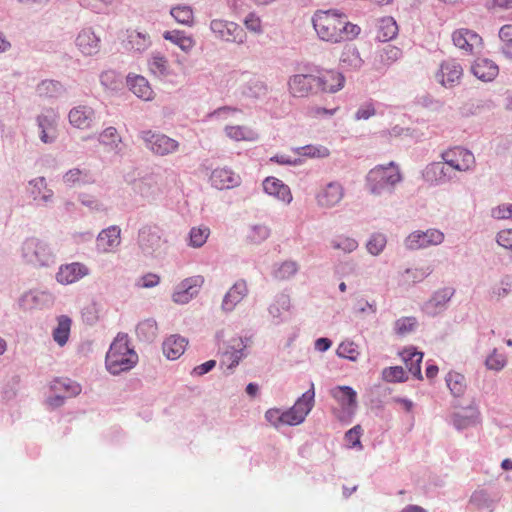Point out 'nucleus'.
I'll list each match as a JSON object with an SVG mask.
<instances>
[{
    "label": "nucleus",
    "mask_w": 512,
    "mask_h": 512,
    "mask_svg": "<svg viewBox=\"0 0 512 512\" xmlns=\"http://www.w3.org/2000/svg\"><path fill=\"white\" fill-rule=\"evenodd\" d=\"M336 353L339 357L356 361L359 356L357 345L352 341H343L339 344Z\"/></svg>",
    "instance_id": "45"
},
{
    "label": "nucleus",
    "mask_w": 512,
    "mask_h": 512,
    "mask_svg": "<svg viewBox=\"0 0 512 512\" xmlns=\"http://www.w3.org/2000/svg\"><path fill=\"white\" fill-rule=\"evenodd\" d=\"M441 158L446 161L454 174L455 172L471 171L476 166L474 154L460 146L447 149L441 154Z\"/></svg>",
    "instance_id": "8"
},
{
    "label": "nucleus",
    "mask_w": 512,
    "mask_h": 512,
    "mask_svg": "<svg viewBox=\"0 0 512 512\" xmlns=\"http://www.w3.org/2000/svg\"><path fill=\"white\" fill-rule=\"evenodd\" d=\"M398 34V26L392 17H384L379 20L377 27V38L386 42L392 40Z\"/></svg>",
    "instance_id": "39"
},
{
    "label": "nucleus",
    "mask_w": 512,
    "mask_h": 512,
    "mask_svg": "<svg viewBox=\"0 0 512 512\" xmlns=\"http://www.w3.org/2000/svg\"><path fill=\"white\" fill-rule=\"evenodd\" d=\"M316 89L322 93L334 94L342 90L346 79L335 69H322L315 75Z\"/></svg>",
    "instance_id": "9"
},
{
    "label": "nucleus",
    "mask_w": 512,
    "mask_h": 512,
    "mask_svg": "<svg viewBox=\"0 0 512 512\" xmlns=\"http://www.w3.org/2000/svg\"><path fill=\"white\" fill-rule=\"evenodd\" d=\"M446 383L454 396H459L465 391V377L460 373L449 372L446 376Z\"/></svg>",
    "instance_id": "43"
},
{
    "label": "nucleus",
    "mask_w": 512,
    "mask_h": 512,
    "mask_svg": "<svg viewBox=\"0 0 512 512\" xmlns=\"http://www.w3.org/2000/svg\"><path fill=\"white\" fill-rule=\"evenodd\" d=\"M402 56V51L393 45L385 46L379 54L380 62L383 65H391L397 60H399Z\"/></svg>",
    "instance_id": "46"
},
{
    "label": "nucleus",
    "mask_w": 512,
    "mask_h": 512,
    "mask_svg": "<svg viewBox=\"0 0 512 512\" xmlns=\"http://www.w3.org/2000/svg\"><path fill=\"white\" fill-rule=\"evenodd\" d=\"M357 246V241L348 237H340L333 241V247L335 249H340L348 253L354 251L357 248Z\"/></svg>",
    "instance_id": "61"
},
{
    "label": "nucleus",
    "mask_w": 512,
    "mask_h": 512,
    "mask_svg": "<svg viewBox=\"0 0 512 512\" xmlns=\"http://www.w3.org/2000/svg\"><path fill=\"white\" fill-rule=\"evenodd\" d=\"M22 256L27 263L39 267L48 266L53 261V253L49 246L35 237L24 241Z\"/></svg>",
    "instance_id": "4"
},
{
    "label": "nucleus",
    "mask_w": 512,
    "mask_h": 512,
    "mask_svg": "<svg viewBox=\"0 0 512 512\" xmlns=\"http://www.w3.org/2000/svg\"><path fill=\"white\" fill-rule=\"evenodd\" d=\"M506 364L505 357L501 354L493 352L486 359V366L491 370H501Z\"/></svg>",
    "instance_id": "62"
},
{
    "label": "nucleus",
    "mask_w": 512,
    "mask_h": 512,
    "mask_svg": "<svg viewBox=\"0 0 512 512\" xmlns=\"http://www.w3.org/2000/svg\"><path fill=\"white\" fill-rule=\"evenodd\" d=\"M339 406L351 415L357 407V393L350 386H337L330 392Z\"/></svg>",
    "instance_id": "22"
},
{
    "label": "nucleus",
    "mask_w": 512,
    "mask_h": 512,
    "mask_svg": "<svg viewBox=\"0 0 512 512\" xmlns=\"http://www.w3.org/2000/svg\"><path fill=\"white\" fill-rule=\"evenodd\" d=\"M234 344L223 352L221 359V366H226L228 369H232L237 366L240 359L243 357L242 342L240 339H234Z\"/></svg>",
    "instance_id": "37"
},
{
    "label": "nucleus",
    "mask_w": 512,
    "mask_h": 512,
    "mask_svg": "<svg viewBox=\"0 0 512 512\" xmlns=\"http://www.w3.org/2000/svg\"><path fill=\"white\" fill-rule=\"evenodd\" d=\"M127 84L129 89L140 99L149 101L153 99L154 92L149 82L140 75L128 76Z\"/></svg>",
    "instance_id": "32"
},
{
    "label": "nucleus",
    "mask_w": 512,
    "mask_h": 512,
    "mask_svg": "<svg viewBox=\"0 0 512 512\" xmlns=\"http://www.w3.org/2000/svg\"><path fill=\"white\" fill-rule=\"evenodd\" d=\"M76 45L85 55H93L99 49V39L90 29L82 30L77 38Z\"/></svg>",
    "instance_id": "33"
},
{
    "label": "nucleus",
    "mask_w": 512,
    "mask_h": 512,
    "mask_svg": "<svg viewBox=\"0 0 512 512\" xmlns=\"http://www.w3.org/2000/svg\"><path fill=\"white\" fill-rule=\"evenodd\" d=\"M163 37L179 46L180 49L185 52H189L195 46L194 39L179 30L166 31L164 32Z\"/></svg>",
    "instance_id": "41"
},
{
    "label": "nucleus",
    "mask_w": 512,
    "mask_h": 512,
    "mask_svg": "<svg viewBox=\"0 0 512 512\" xmlns=\"http://www.w3.org/2000/svg\"><path fill=\"white\" fill-rule=\"evenodd\" d=\"M88 268L79 262L61 265L56 274V280L63 285L75 283L88 275Z\"/></svg>",
    "instance_id": "19"
},
{
    "label": "nucleus",
    "mask_w": 512,
    "mask_h": 512,
    "mask_svg": "<svg viewBox=\"0 0 512 512\" xmlns=\"http://www.w3.org/2000/svg\"><path fill=\"white\" fill-rule=\"evenodd\" d=\"M210 230L207 227H194L190 231V245L193 247H201L207 241Z\"/></svg>",
    "instance_id": "51"
},
{
    "label": "nucleus",
    "mask_w": 512,
    "mask_h": 512,
    "mask_svg": "<svg viewBox=\"0 0 512 512\" xmlns=\"http://www.w3.org/2000/svg\"><path fill=\"white\" fill-rule=\"evenodd\" d=\"M470 503L477 508H490L492 500L485 490H477L470 497Z\"/></svg>",
    "instance_id": "54"
},
{
    "label": "nucleus",
    "mask_w": 512,
    "mask_h": 512,
    "mask_svg": "<svg viewBox=\"0 0 512 512\" xmlns=\"http://www.w3.org/2000/svg\"><path fill=\"white\" fill-rule=\"evenodd\" d=\"M187 344L188 341L184 337L175 334L164 340L162 350L166 358L176 360L185 352Z\"/></svg>",
    "instance_id": "27"
},
{
    "label": "nucleus",
    "mask_w": 512,
    "mask_h": 512,
    "mask_svg": "<svg viewBox=\"0 0 512 512\" xmlns=\"http://www.w3.org/2000/svg\"><path fill=\"white\" fill-rule=\"evenodd\" d=\"M120 244L121 229L116 225L103 229L96 239L97 250L101 253L115 252Z\"/></svg>",
    "instance_id": "15"
},
{
    "label": "nucleus",
    "mask_w": 512,
    "mask_h": 512,
    "mask_svg": "<svg viewBox=\"0 0 512 512\" xmlns=\"http://www.w3.org/2000/svg\"><path fill=\"white\" fill-rule=\"evenodd\" d=\"M96 114L92 107L88 105H78L73 107L68 114L69 123L80 130H86L92 127Z\"/></svg>",
    "instance_id": "17"
},
{
    "label": "nucleus",
    "mask_w": 512,
    "mask_h": 512,
    "mask_svg": "<svg viewBox=\"0 0 512 512\" xmlns=\"http://www.w3.org/2000/svg\"><path fill=\"white\" fill-rule=\"evenodd\" d=\"M141 138L148 149L157 155H167L178 149V142L164 134L152 131H143Z\"/></svg>",
    "instance_id": "10"
},
{
    "label": "nucleus",
    "mask_w": 512,
    "mask_h": 512,
    "mask_svg": "<svg viewBox=\"0 0 512 512\" xmlns=\"http://www.w3.org/2000/svg\"><path fill=\"white\" fill-rule=\"evenodd\" d=\"M367 187L374 195H380L392 189L402 180L398 166L394 162L388 165H378L371 169L367 175Z\"/></svg>",
    "instance_id": "3"
},
{
    "label": "nucleus",
    "mask_w": 512,
    "mask_h": 512,
    "mask_svg": "<svg viewBox=\"0 0 512 512\" xmlns=\"http://www.w3.org/2000/svg\"><path fill=\"white\" fill-rule=\"evenodd\" d=\"M170 14L180 24L192 26L194 23V13L190 6H175L171 9Z\"/></svg>",
    "instance_id": "42"
},
{
    "label": "nucleus",
    "mask_w": 512,
    "mask_h": 512,
    "mask_svg": "<svg viewBox=\"0 0 512 512\" xmlns=\"http://www.w3.org/2000/svg\"><path fill=\"white\" fill-rule=\"evenodd\" d=\"M298 271V265L294 261H285L274 271L275 278L279 280L289 279Z\"/></svg>",
    "instance_id": "49"
},
{
    "label": "nucleus",
    "mask_w": 512,
    "mask_h": 512,
    "mask_svg": "<svg viewBox=\"0 0 512 512\" xmlns=\"http://www.w3.org/2000/svg\"><path fill=\"white\" fill-rule=\"evenodd\" d=\"M362 429L359 425L351 428L345 434V439L349 445V447H357L360 445V437H361Z\"/></svg>",
    "instance_id": "64"
},
{
    "label": "nucleus",
    "mask_w": 512,
    "mask_h": 512,
    "mask_svg": "<svg viewBox=\"0 0 512 512\" xmlns=\"http://www.w3.org/2000/svg\"><path fill=\"white\" fill-rule=\"evenodd\" d=\"M202 276H194L184 279L176 288L172 295V299L177 304L188 303L198 292L203 284Z\"/></svg>",
    "instance_id": "14"
},
{
    "label": "nucleus",
    "mask_w": 512,
    "mask_h": 512,
    "mask_svg": "<svg viewBox=\"0 0 512 512\" xmlns=\"http://www.w3.org/2000/svg\"><path fill=\"white\" fill-rule=\"evenodd\" d=\"M210 29L216 38L243 45L247 41L245 30L236 22L224 19H213L210 22Z\"/></svg>",
    "instance_id": "6"
},
{
    "label": "nucleus",
    "mask_w": 512,
    "mask_h": 512,
    "mask_svg": "<svg viewBox=\"0 0 512 512\" xmlns=\"http://www.w3.org/2000/svg\"><path fill=\"white\" fill-rule=\"evenodd\" d=\"M52 388L63 395H57L54 398H50L49 404L51 406H60L63 403L64 398L74 397L81 392L80 385L70 379L55 380Z\"/></svg>",
    "instance_id": "24"
},
{
    "label": "nucleus",
    "mask_w": 512,
    "mask_h": 512,
    "mask_svg": "<svg viewBox=\"0 0 512 512\" xmlns=\"http://www.w3.org/2000/svg\"><path fill=\"white\" fill-rule=\"evenodd\" d=\"M136 332L139 337L152 340L156 337L157 323L150 319L144 320L138 324Z\"/></svg>",
    "instance_id": "47"
},
{
    "label": "nucleus",
    "mask_w": 512,
    "mask_h": 512,
    "mask_svg": "<svg viewBox=\"0 0 512 512\" xmlns=\"http://www.w3.org/2000/svg\"><path fill=\"white\" fill-rule=\"evenodd\" d=\"M387 239L384 234L375 233L367 242V250L372 255H379L385 248Z\"/></svg>",
    "instance_id": "48"
},
{
    "label": "nucleus",
    "mask_w": 512,
    "mask_h": 512,
    "mask_svg": "<svg viewBox=\"0 0 512 512\" xmlns=\"http://www.w3.org/2000/svg\"><path fill=\"white\" fill-rule=\"evenodd\" d=\"M210 181L213 187L223 190L234 188L241 183V178L231 169L226 167L216 168L212 171Z\"/></svg>",
    "instance_id": "21"
},
{
    "label": "nucleus",
    "mask_w": 512,
    "mask_h": 512,
    "mask_svg": "<svg viewBox=\"0 0 512 512\" xmlns=\"http://www.w3.org/2000/svg\"><path fill=\"white\" fill-rule=\"evenodd\" d=\"M376 114L375 105L373 102L363 103L355 113L356 120H368Z\"/></svg>",
    "instance_id": "59"
},
{
    "label": "nucleus",
    "mask_w": 512,
    "mask_h": 512,
    "mask_svg": "<svg viewBox=\"0 0 512 512\" xmlns=\"http://www.w3.org/2000/svg\"><path fill=\"white\" fill-rule=\"evenodd\" d=\"M491 213L495 219H512V203L499 205Z\"/></svg>",
    "instance_id": "63"
},
{
    "label": "nucleus",
    "mask_w": 512,
    "mask_h": 512,
    "mask_svg": "<svg viewBox=\"0 0 512 512\" xmlns=\"http://www.w3.org/2000/svg\"><path fill=\"white\" fill-rule=\"evenodd\" d=\"M63 182L69 187H74L82 184L93 183L94 180L92 179L89 171L73 168L64 174Z\"/></svg>",
    "instance_id": "38"
},
{
    "label": "nucleus",
    "mask_w": 512,
    "mask_h": 512,
    "mask_svg": "<svg viewBox=\"0 0 512 512\" xmlns=\"http://www.w3.org/2000/svg\"><path fill=\"white\" fill-rule=\"evenodd\" d=\"M316 88L315 75L296 74L290 77L288 81L289 93L293 97H307Z\"/></svg>",
    "instance_id": "16"
},
{
    "label": "nucleus",
    "mask_w": 512,
    "mask_h": 512,
    "mask_svg": "<svg viewBox=\"0 0 512 512\" xmlns=\"http://www.w3.org/2000/svg\"><path fill=\"white\" fill-rule=\"evenodd\" d=\"M433 271V267L429 263H424L413 268L406 269L401 274V282L404 285H414L424 281Z\"/></svg>",
    "instance_id": "30"
},
{
    "label": "nucleus",
    "mask_w": 512,
    "mask_h": 512,
    "mask_svg": "<svg viewBox=\"0 0 512 512\" xmlns=\"http://www.w3.org/2000/svg\"><path fill=\"white\" fill-rule=\"evenodd\" d=\"M340 61L345 68L351 70L360 69L364 63L355 45H347L344 47Z\"/></svg>",
    "instance_id": "36"
},
{
    "label": "nucleus",
    "mask_w": 512,
    "mask_h": 512,
    "mask_svg": "<svg viewBox=\"0 0 512 512\" xmlns=\"http://www.w3.org/2000/svg\"><path fill=\"white\" fill-rule=\"evenodd\" d=\"M138 362V355L130 346L127 334L119 333L106 354V368L114 375L131 370Z\"/></svg>",
    "instance_id": "2"
},
{
    "label": "nucleus",
    "mask_w": 512,
    "mask_h": 512,
    "mask_svg": "<svg viewBox=\"0 0 512 512\" xmlns=\"http://www.w3.org/2000/svg\"><path fill=\"white\" fill-rule=\"evenodd\" d=\"M454 45L468 54H474L483 46L482 38L474 31L460 28L452 33Z\"/></svg>",
    "instance_id": "12"
},
{
    "label": "nucleus",
    "mask_w": 512,
    "mask_h": 512,
    "mask_svg": "<svg viewBox=\"0 0 512 512\" xmlns=\"http://www.w3.org/2000/svg\"><path fill=\"white\" fill-rule=\"evenodd\" d=\"M314 30L322 41L337 44L355 39L361 28L337 10H319L312 17Z\"/></svg>",
    "instance_id": "1"
},
{
    "label": "nucleus",
    "mask_w": 512,
    "mask_h": 512,
    "mask_svg": "<svg viewBox=\"0 0 512 512\" xmlns=\"http://www.w3.org/2000/svg\"><path fill=\"white\" fill-rule=\"evenodd\" d=\"M71 319L66 315H61L57 319V326L53 330V339L59 346H64L70 335Z\"/></svg>",
    "instance_id": "40"
},
{
    "label": "nucleus",
    "mask_w": 512,
    "mask_h": 512,
    "mask_svg": "<svg viewBox=\"0 0 512 512\" xmlns=\"http://www.w3.org/2000/svg\"><path fill=\"white\" fill-rule=\"evenodd\" d=\"M297 154L309 158H326L330 155V151L323 145H306L299 147Z\"/></svg>",
    "instance_id": "44"
},
{
    "label": "nucleus",
    "mask_w": 512,
    "mask_h": 512,
    "mask_svg": "<svg viewBox=\"0 0 512 512\" xmlns=\"http://www.w3.org/2000/svg\"><path fill=\"white\" fill-rule=\"evenodd\" d=\"M382 375L389 382L403 381L405 379V371L400 366L385 368Z\"/></svg>",
    "instance_id": "57"
},
{
    "label": "nucleus",
    "mask_w": 512,
    "mask_h": 512,
    "mask_svg": "<svg viewBox=\"0 0 512 512\" xmlns=\"http://www.w3.org/2000/svg\"><path fill=\"white\" fill-rule=\"evenodd\" d=\"M444 241V233L437 229L412 232L405 240L407 248L417 250L430 245H439Z\"/></svg>",
    "instance_id": "11"
},
{
    "label": "nucleus",
    "mask_w": 512,
    "mask_h": 512,
    "mask_svg": "<svg viewBox=\"0 0 512 512\" xmlns=\"http://www.w3.org/2000/svg\"><path fill=\"white\" fill-rule=\"evenodd\" d=\"M128 44L136 51L144 50L149 45V37L138 31H131L128 35Z\"/></svg>",
    "instance_id": "50"
},
{
    "label": "nucleus",
    "mask_w": 512,
    "mask_h": 512,
    "mask_svg": "<svg viewBox=\"0 0 512 512\" xmlns=\"http://www.w3.org/2000/svg\"><path fill=\"white\" fill-rule=\"evenodd\" d=\"M454 295V289L445 287L437 290L426 303L425 307L429 313L435 314L445 308L446 304Z\"/></svg>",
    "instance_id": "34"
},
{
    "label": "nucleus",
    "mask_w": 512,
    "mask_h": 512,
    "mask_svg": "<svg viewBox=\"0 0 512 512\" xmlns=\"http://www.w3.org/2000/svg\"><path fill=\"white\" fill-rule=\"evenodd\" d=\"M263 188L267 194L274 196L284 203H289L292 200L290 188L277 178H266L263 182Z\"/></svg>",
    "instance_id": "28"
},
{
    "label": "nucleus",
    "mask_w": 512,
    "mask_h": 512,
    "mask_svg": "<svg viewBox=\"0 0 512 512\" xmlns=\"http://www.w3.org/2000/svg\"><path fill=\"white\" fill-rule=\"evenodd\" d=\"M57 120L58 115L54 110H49L38 117L40 139L44 143H51L57 138Z\"/></svg>",
    "instance_id": "23"
},
{
    "label": "nucleus",
    "mask_w": 512,
    "mask_h": 512,
    "mask_svg": "<svg viewBox=\"0 0 512 512\" xmlns=\"http://www.w3.org/2000/svg\"><path fill=\"white\" fill-rule=\"evenodd\" d=\"M402 358L408 371L418 379H421V362L423 353L416 351L414 348H407L402 353Z\"/></svg>",
    "instance_id": "35"
},
{
    "label": "nucleus",
    "mask_w": 512,
    "mask_h": 512,
    "mask_svg": "<svg viewBox=\"0 0 512 512\" xmlns=\"http://www.w3.org/2000/svg\"><path fill=\"white\" fill-rule=\"evenodd\" d=\"M472 73L480 80L492 81L499 73L498 66L488 59H477L471 67Z\"/></svg>",
    "instance_id": "31"
},
{
    "label": "nucleus",
    "mask_w": 512,
    "mask_h": 512,
    "mask_svg": "<svg viewBox=\"0 0 512 512\" xmlns=\"http://www.w3.org/2000/svg\"><path fill=\"white\" fill-rule=\"evenodd\" d=\"M463 75V68L455 60L444 61L436 74L438 82L443 86L452 87L459 83Z\"/></svg>",
    "instance_id": "18"
},
{
    "label": "nucleus",
    "mask_w": 512,
    "mask_h": 512,
    "mask_svg": "<svg viewBox=\"0 0 512 512\" xmlns=\"http://www.w3.org/2000/svg\"><path fill=\"white\" fill-rule=\"evenodd\" d=\"M344 194L343 185L340 182L332 181L319 190L316 200L321 207L331 208L342 201Z\"/></svg>",
    "instance_id": "13"
},
{
    "label": "nucleus",
    "mask_w": 512,
    "mask_h": 512,
    "mask_svg": "<svg viewBox=\"0 0 512 512\" xmlns=\"http://www.w3.org/2000/svg\"><path fill=\"white\" fill-rule=\"evenodd\" d=\"M248 294L245 280H238L224 296L222 307L226 311H232Z\"/></svg>",
    "instance_id": "25"
},
{
    "label": "nucleus",
    "mask_w": 512,
    "mask_h": 512,
    "mask_svg": "<svg viewBox=\"0 0 512 512\" xmlns=\"http://www.w3.org/2000/svg\"><path fill=\"white\" fill-rule=\"evenodd\" d=\"M423 177L429 183H444L451 181L455 174L446 161L442 160L427 165L423 172Z\"/></svg>",
    "instance_id": "20"
},
{
    "label": "nucleus",
    "mask_w": 512,
    "mask_h": 512,
    "mask_svg": "<svg viewBox=\"0 0 512 512\" xmlns=\"http://www.w3.org/2000/svg\"><path fill=\"white\" fill-rule=\"evenodd\" d=\"M61 85L53 80L42 81L38 87L37 92L40 96L52 97L60 91Z\"/></svg>",
    "instance_id": "52"
},
{
    "label": "nucleus",
    "mask_w": 512,
    "mask_h": 512,
    "mask_svg": "<svg viewBox=\"0 0 512 512\" xmlns=\"http://www.w3.org/2000/svg\"><path fill=\"white\" fill-rule=\"evenodd\" d=\"M149 67L154 74L164 76L168 73V61L163 56H154L149 63Z\"/></svg>",
    "instance_id": "55"
},
{
    "label": "nucleus",
    "mask_w": 512,
    "mask_h": 512,
    "mask_svg": "<svg viewBox=\"0 0 512 512\" xmlns=\"http://www.w3.org/2000/svg\"><path fill=\"white\" fill-rule=\"evenodd\" d=\"M247 30L255 34H261L263 31L262 21L255 13H249L243 21Z\"/></svg>",
    "instance_id": "56"
},
{
    "label": "nucleus",
    "mask_w": 512,
    "mask_h": 512,
    "mask_svg": "<svg viewBox=\"0 0 512 512\" xmlns=\"http://www.w3.org/2000/svg\"><path fill=\"white\" fill-rule=\"evenodd\" d=\"M496 241L499 246L512 253V229H503L497 233Z\"/></svg>",
    "instance_id": "60"
},
{
    "label": "nucleus",
    "mask_w": 512,
    "mask_h": 512,
    "mask_svg": "<svg viewBox=\"0 0 512 512\" xmlns=\"http://www.w3.org/2000/svg\"><path fill=\"white\" fill-rule=\"evenodd\" d=\"M269 236V229L264 225H255L251 228L248 238L253 243H260Z\"/></svg>",
    "instance_id": "58"
},
{
    "label": "nucleus",
    "mask_w": 512,
    "mask_h": 512,
    "mask_svg": "<svg viewBox=\"0 0 512 512\" xmlns=\"http://www.w3.org/2000/svg\"><path fill=\"white\" fill-rule=\"evenodd\" d=\"M138 243L145 255L157 257L165 252L167 241L158 227L146 226L139 232Z\"/></svg>",
    "instance_id": "5"
},
{
    "label": "nucleus",
    "mask_w": 512,
    "mask_h": 512,
    "mask_svg": "<svg viewBox=\"0 0 512 512\" xmlns=\"http://www.w3.org/2000/svg\"><path fill=\"white\" fill-rule=\"evenodd\" d=\"M224 132L234 142H255L259 139L258 132L246 125H227Z\"/></svg>",
    "instance_id": "26"
},
{
    "label": "nucleus",
    "mask_w": 512,
    "mask_h": 512,
    "mask_svg": "<svg viewBox=\"0 0 512 512\" xmlns=\"http://www.w3.org/2000/svg\"><path fill=\"white\" fill-rule=\"evenodd\" d=\"M417 326V320L414 317H403L396 321L395 329L397 334L405 335L412 332Z\"/></svg>",
    "instance_id": "53"
},
{
    "label": "nucleus",
    "mask_w": 512,
    "mask_h": 512,
    "mask_svg": "<svg viewBox=\"0 0 512 512\" xmlns=\"http://www.w3.org/2000/svg\"><path fill=\"white\" fill-rule=\"evenodd\" d=\"M314 384L297 399L294 406L284 411V424L295 426L301 424L314 406Z\"/></svg>",
    "instance_id": "7"
},
{
    "label": "nucleus",
    "mask_w": 512,
    "mask_h": 512,
    "mask_svg": "<svg viewBox=\"0 0 512 512\" xmlns=\"http://www.w3.org/2000/svg\"><path fill=\"white\" fill-rule=\"evenodd\" d=\"M100 144L105 146L108 150L120 154L124 151L125 145L122 137L115 127L105 128L98 136Z\"/></svg>",
    "instance_id": "29"
}]
</instances>
